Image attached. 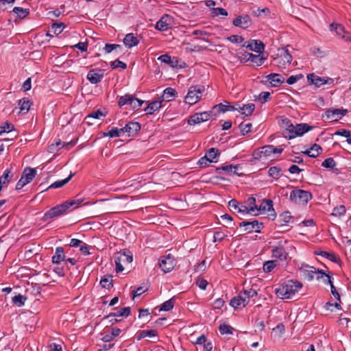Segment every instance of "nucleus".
<instances>
[{"label":"nucleus","instance_id":"37998d69","mask_svg":"<svg viewBox=\"0 0 351 351\" xmlns=\"http://www.w3.org/2000/svg\"><path fill=\"white\" fill-rule=\"evenodd\" d=\"M268 173L270 177L276 180L282 176L280 168L276 166L270 167Z\"/></svg>","mask_w":351,"mask_h":351},{"label":"nucleus","instance_id":"79ce46f5","mask_svg":"<svg viewBox=\"0 0 351 351\" xmlns=\"http://www.w3.org/2000/svg\"><path fill=\"white\" fill-rule=\"evenodd\" d=\"M18 104L20 106L21 112L25 110V112H27L29 110L31 103L28 99L24 97L19 100Z\"/></svg>","mask_w":351,"mask_h":351},{"label":"nucleus","instance_id":"13d9d810","mask_svg":"<svg viewBox=\"0 0 351 351\" xmlns=\"http://www.w3.org/2000/svg\"><path fill=\"white\" fill-rule=\"evenodd\" d=\"M245 296L246 300L249 303L250 298H254L257 295V291L254 289H250L249 290H244L241 291Z\"/></svg>","mask_w":351,"mask_h":351},{"label":"nucleus","instance_id":"f704fd0d","mask_svg":"<svg viewBox=\"0 0 351 351\" xmlns=\"http://www.w3.org/2000/svg\"><path fill=\"white\" fill-rule=\"evenodd\" d=\"M317 254L321 255L322 256L325 257L327 259L335 263H337L340 261L339 258L333 252L321 251L319 252H317Z\"/></svg>","mask_w":351,"mask_h":351},{"label":"nucleus","instance_id":"f8f14e48","mask_svg":"<svg viewBox=\"0 0 351 351\" xmlns=\"http://www.w3.org/2000/svg\"><path fill=\"white\" fill-rule=\"evenodd\" d=\"M232 24L235 27H238L242 29H247L252 25V21L249 15L243 14L237 16L232 21Z\"/></svg>","mask_w":351,"mask_h":351},{"label":"nucleus","instance_id":"f03ea898","mask_svg":"<svg viewBox=\"0 0 351 351\" xmlns=\"http://www.w3.org/2000/svg\"><path fill=\"white\" fill-rule=\"evenodd\" d=\"M302 288V284L298 281L288 280L276 289L278 298L285 300L293 298Z\"/></svg>","mask_w":351,"mask_h":351},{"label":"nucleus","instance_id":"8fccbe9b","mask_svg":"<svg viewBox=\"0 0 351 351\" xmlns=\"http://www.w3.org/2000/svg\"><path fill=\"white\" fill-rule=\"evenodd\" d=\"M123 133V129H118L117 128H113L108 132L104 133V136H108L111 138H114L120 136Z\"/></svg>","mask_w":351,"mask_h":351},{"label":"nucleus","instance_id":"7c9ffc66","mask_svg":"<svg viewBox=\"0 0 351 351\" xmlns=\"http://www.w3.org/2000/svg\"><path fill=\"white\" fill-rule=\"evenodd\" d=\"M220 155V152L216 148H210L206 153V157L208 159L209 162H217V158Z\"/></svg>","mask_w":351,"mask_h":351},{"label":"nucleus","instance_id":"473e14b6","mask_svg":"<svg viewBox=\"0 0 351 351\" xmlns=\"http://www.w3.org/2000/svg\"><path fill=\"white\" fill-rule=\"evenodd\" d=\"M323 282L324 284L329 285L330 286L331 293L332 294L335 299H337V300H340V295L336 290V288L334 286L333 282L331 280V276L329 275V274L324 278Z\"/></svg>","mask_w":351,"mask_h":351},{"label":"nucleus","instance_id":"c85d7f7f","mask_svg":"<svg viewBox=\"0 0 351 351\" xmlns=\"http://www.w3.org/2000/svg\"><path fill=\"white\" fill-rule=\"evenodd\" d=\"M130 307H123L119 310H117L116 312L110 313L109 315H108L106 318H110L112 317H127L130 314Z\"/></svg>","mask_w":351,"mask_h":351},{"label":"nucleus","instance_id":"4be33fe9","mask_svg":"<svg viewBox=\"0 0 351 351\" xmlns=\"http://www.w3.org/2000/svg\"><path fill=\"white\" fill-rule=\"evenodd\" d=\"M228 206L231 210H234L238 213H241L242 215L245 214V209H247L244 206V204L239 203L236 199H233L230 200L228 203Z\"/></svg>","mask_w":351,"mask_h":351},{"label":"nucleus","instance_id":"603ef678","mask_svg":"<svg viewBox=\"0 0 351 351\" xmlns=\"http://www.w3.org/2000/svg\"><path fill=\"white\" fill-rule=\"evenodd\" d=\"M106 113H104L101 110H97L92 112L88 116L86 117V120H90L91 119H100L101 117H105Z\"/></svg>","mask_w":351,"mask_h":351},{"label":"nucleus","instance_id":"39448f33","mask_svg":"<svg viewBox=\"0 0 351 351\" xmlns=\"http://www.w3.org/2000/svg\"><path fill=\"white\" fill-rule=\"evenodd\" d=\"M312 198V195L307 191L294 190L290 193V199L299 204H306Z\"/></svg>","mask_w":351,"mask_h":351},{"label":"nucleus","instance_id":"6ab92c4d","mask_svg":"<svg viewBox=\"0 0 351 351\" xmlns=\"http://www.w3.org/2000/svg\"><path fill=\"white\" fill-rule=\"evenodd\" d=\"M114 258L123 265L130 264L133 261L132 254L129 250H125L123 252L117 253Z\"/></svg>","mask_w":351,"mask_h":351},{"label":"nucleus","instance_id":"680f3d73","mask_svg":"<svg viewBox=\"0 0 351 351\" xmlns=\"http://www.w3.org/2000/svg\"><path fill=\"white\" fill-rule=\"evenodd\" d=\"M335 165H336L335 161L334 160V159L332 158H328L325 159L322 163V167H324L325 168H328V169L334 168Z\"/></svg>","mask_w":351,"mask_h":351},{"label":"nucleus","instance_id":"7ed1b4c3","mask_svg":"<svg viewBox=\"0 0 351 351\" xmlns=\"http://www.w3.org/2000/svg\"><path fill=\"white\" fill-rule=\"evenodd\" d=\"M300 271L303 278L308 281L313 280L315 278L318 280H324L328 274L322 270H319L306 264L301 265V267H300Z\"/></svg>","mask_w":351,"mask_h":351},{"label":"nucleus","instance_id":"1a4fd4ad","mask_svg":"<svg viewBox=\"0 0 351 351\" xmlns=\"http://www.w3.org/2000/svg\"><path fill=\"white\" fill-rule=\"evenodd\" d=\"M176 265V261L173 256L168 254L159 259V266L164 273L172 271Z\"/></svg>","mask_w":351,"mask_h":351},{"label":"nucleus","instance_id":"72a5a7b5","mask_svg":"<svg viewBox=\"0 0 351 351\" xmlns=\"http://www.w3.org/2000/svg\"><path fill=\"white\" fill-rule=\"evenodd\" d=\"M235 108L231 105H224L222 104H219L218 105H215L213 108L214 115H216L215 111L216 110L218 112H225L226 111H232L234 110Z\"/></svg>","mask_w":351,"mask_h":351},{"label":"nucleus","instance_id":"f257e3e1","mask_svg":"<svg viewBox=\"0 0 351 351\" xmlns=\"http://www.w3.org/2000/svg\"><path fill=\"white\" fill-rule=\"evenodd\" d=\"M83 199L77 195L75 198L67 200L61 204H59L47 211L42 219H49L53 217H59L66 213L71 207L78 208L82 203Z\"/></svg>","mask_w":351,"mask_h":351},{"label":"nucleus","instance_id":"e2e57ef3","mask_svg":"<svg viewBox=\"0 0 351 351\" xmlns=\"http://www.w3.org/2000/svg\"><path fill=\"white\" fill-rule=\"evenodd\" d=\"M286 125H287V128H286V131L284 133V135L286 138H289V136H290V134H291V133H293L294 132V130H295V125H293L291 122L290 121L287 120V123H286Z\"/></svg>","mask_w":351,"mask_h":351},{"label":"nucleus","instance_id":"c756f323","mask_svg":"<svg viewBox=\"0 0 351 351\" xmlns=\"http://www.w3.org/2000/svg\"><path fill=\"white\" fill-rule=\"evenodd\" d=\"M162 101H154L148 104L147 108L145 109L146 114H152L154 112L158 111L162 107Z\"/></svg>","mask_w":351,"mask_h":351},{"label":"nucleus","instance_id":"a211bd4d","mask_svg":"<svg viewBox=\"0 0 351 351\" xmlns=\"http://www.w3.org/2000/svg\"><path fill=\"white\" fill-rule=\"evenodd\" d=\"M170 27L171 18L167 14L162 16L156 24V28L161 32L166 31Z\"/></svg>","mask_w":351,"mask_h":351},{"label":"nucleus","instance_id":"49530a36","mask_svg":"<svg viewBox=\"0 0 351 351\" xmlns=\"http://www.w3.org/2000/svg\"><path fill=\"white\" fill-rule=\"evenodd\" d=\"M277 265V261H267L263 264V269L265 272L271 271Z\"/></svg>","mask_w":351,"mask_h":351},{"label":"nucleus","instance_id":"aec40b11","mask_svg":"<svg viewBox=\"0 0 351 351\" xmlns=\"http://www.w3.org/2000/svg\"><path fill=\"white\" fill-rule=\"evenodd\" d=\"M244 206L247 208L245 209V214H249L252 216H256L255 212L257 211V204H256V199L254 197H249L245 203L244 204Z\"/></svg>","mask_w":351,"mask_h":351},{"label":"nucleus","instance_id":"9b49d317","mask_svg":"<svg viewBox=\"0 0 351 351\" xmlns=\"http://www.w3.org/2000/svg\"><path fill=\"white\" fill-rule=\"evenodd\" d=\"M214 115L213 110L209 112H203L200 113H195L188 120L189 125H195L202 122L208 121Z\"/></svg>","mask_w":351,"mask_h":351},{"label":"nucleus","instance_id":"a878e982","mask_svg":"<svg viewBox=\"0 0 351 351\" xmlns=\"http://www.w3.org/2000/svg\"><path fill=\"white\" fill-rule=\"evenodd\" d=\"M272 257L280 261H285L287 259V253L283 247H275L272 249Z\"/></svg>","mask_w":351,"mask_h":351},{"label":"nucleus","instance_id":"4468645a","mask_svg":"<svg viewBox=\"0 0 351 351\" xmlns=\"http://www.w3.org/2000/svg\"><path fill=\"white\" fill-rule=\"evenodd\" d=\"M248 302L241 291L238 295L234 297L230 301V305L234 309L243 308L246 306Z\"/></svg>","mask_w":351,"mask_h":351},{"label":"nucleus","instance_id":"052dcab7","mask_svg":"<svg viewBox=\"0 0 351 351\" xmlns=\"http://www.w3.org/2000/svg\"><path fill=\"white\" fill-rule=\"evenodd\" d=\"M272 152H274V145H265L261 147V153H263V156H269L272 154Z\"/></svg>","mask_w":351,"mask_h":351},{"label":"nucleus","instance_id":"4d7b16f0","mask_svg":"<svg viewBox=\"0 0 351 351\" xmlns=\"http://www.w3.org/2000/svg\"><path fill=\"white\" fill-rule=\"evenodd\" d=\"M14 125L11 123L5 122L3 125L1 127L0 130V136H1L5 132H10L12 130H14Z\"/></svg>","mask_w":351,"mask_h":351},{"label":"nucleus","instance_id":"b1692460","mask_svg":"<svg viewBox=\"0 0 351 351\" xmlns=\"http://www.w3.org/2000/svg\"><path fill=\"white\" fill-rule=\"evenodd\" d=\"M158 60L162 62L169 64L171 67H178L179 63V59L176 57L171 58L168 54H164L158 58Z\"/></svg>","mask_w":351,"mask_h":351},{"label":"nucleus","instance_id":"864d4df0","mask_svg":"<svg viewBox=\"0 0 351 351\" xmlns=\"http://www.w3.org/2000/svg\"><path fill=\"white\" fill-rule=\"evenodd\" d=\"M26 299L27 298L25 296L19 294L12 298V302L16 306L20 307L24 305Z\"/></svg>","mask_w":351,"mask_h":351},{"label":"nucleus","instance_id":"338daca9","mask_svg":"<svg viewBox=\"0 0 351 351\" xmlns=\"http://www.w3.org/2000/svg\"><path fill=\"white\" fill-rule=\"evenodd\" d=\"M227 39L233 43H241L244 38L241 36L232 35L227 38Z\"/></svg>","mask_w":351,"mask_h":351},{"label":"nucleus","instance_id":"ddd939ff","mask_svg":"<svg viewBox=\"0 0 351 351\" xmlns=\"http://www.w3.org/2000/svg\"><path fill=\"white\" fill-rule=\"evenodd\" d=\"M242 47H245L250 51L258 53L259 54L263 53L265 49V45L263 42L258 40H250L247 42H245Z\"/></svg>","mask_w":351,"mask_h":351},{"label":"nucleus","instance_id":"3c124183","mask_svg":"<svg viewBox=\"0 0 351 351\" xmlns=\"http://www.w3.org/2000/svg\"><path fill=\"white\" fill-rule=\"evenodd\" d=\"M322 150V148L320 145L317 144H314L309 149L308 152H311V155H310V157L311 158H316L317 157L320 152Z\"/></svg>","mask_w":351,"mask_h":351},{"label":"nucleus","instance_id":"5701e85b","mask_svg":"<svg viewBox=\"0 0 351 351\" xmlns=\"http://www.w3.org/2000/svg\"><path fill=\"white\" fill-rule=\"evenodd\" d=\"M36 175V171L34 168L26 167L22 173L21 178H24V182L27 184L31 182Z\"/></svg>","mask_w":351,"mask_h":351},{"label":"nucleus","instance_id":"bf43d9fd","mask_svg":"<svg viewBox=\"0 0 351 351\" xmlns=\"http://www.w3.org/2000/svg\"><path fill=\"white\" fill-rule=\"evenodd\" d=\"M250 53L244 52V53H238L237 54V58L240 61L241 63H246L250 61Z\"/></svg>","mask_w":351,"mask_h":351},{"label":"nucleus","instance_id":"f3484780","mask_svg":"<svg viewBox=\"0 0 351 351\" xmlns=\"http://www.w3.org/2000/svg\"><path fill=\"white\" fill-rule=\"evenodd\" d=\"M123 129V133H128V136H132L135 135L141 130V124L138 122H129Z\"/></svg>","mask_w":351,"mask_h":351},{"label":"nucleus","instance_id":"de8ad7c7","mask_svg":"<svg viewBox=\"0 0 351 351\" xmlns=\"http://www.w3.org/2000/svg\"><path fill=\"white\" fill-rule=\"evenodd\" d=\"M13 12L17 14V16L21 19L25 18L29 14V9H24L21 7H15L13 9Z\"/></svg>","mask_w":351,"mask_h":351},{"label":"nucleus","instance_id":"393cba45","mask_svg":"<svg viewBox=\"0 0 351 351\" xmlns=\"http://www.w3.org/2000/svg\"><path fill=\"white\" fill-rule=\"evenodd\" d=\"M123 42L126 47L131 48L136 46L138 44L139 40L134 34L130 33L125 35Z\"/></svg>","mask_w":351,"mask_h":351},{"label":"nucleus","instance_id":"a19ab883","mask_svg":"<svg viewBox=\"0 0 351 351\" xmlns=\"http://www.w3.org/2000/svg\"><path fill=\"white\" fill-rule=\"evenodd\" d=\"M73 176V174H70V176H69V177H67L66 178L53 182L48 187V189H57L62 187L70 181Z\"/></svg>","mask_w":351,"mask_h":351},{"label":"nucleus","instance_id":"4c0bfd02","mask_svg":"<svg viewBox=\"0 0 351 351\" xmlns=\"http://www.w3.org/2000/svg\"><path fill=\"white\" fill-rule=\"evenodd\" d=\"M157 335L158 332L156 330H143L139 332L137 339L141 340L145 337H155Z\"/></svg>","mask_w":351,"mask_h":351},{"label":"nucleus","instance_id":"0eeeda50","mask_svg":"<svg viewBox=\"0 0 351 351\" xmlns=\"http://www.w3.org/2000/svg\"><path fill=\"white\" fill-rule=\"evenodd\" d=\"M256 216L267 214L268 217H276V213L273 208V201L271 199H263L260 205H257Z\"/></svg>","mask_w":351,"mask_h":351},{"label":"nucleus","instance_id":"6e6552de","mask_svg":"<svg viewBox=\"0 0 351 351\" xmlns=\"http://www.w3.org/2000/svg\"><path fill=\"white\" fill-rule=\"evenodd\" d=\"M307 80L309 84L315 85L317 88L324 84H331L334 82V80L331 77H321L313 73L307 75Z\"/></svg>","mask_w":351,"mask_h":351},{"label":"nucleus","instance_id":"bb28decb","mask_svg":"<svg viewBox=\"0 0 351 351\" xmlns=\"http://www.w3.org/2000/svg\"><path fill=\"white\" fill-rule=\"evenodd\" d=\"M65 258V255L64 252L63 247H58L56 248L55 254L53 255L51 258V261L53 263L58 264L61 261H64Z\"/></svg>","mask_w":351,"mask_h":351},{"label":"nucleus","instance_id":"09e8293b","mask_svg":"<svg viewBox=\"0 0 351 351\" xmlns=\"http://www.w3.org/2000/svg\"><path fill=\"white\" fill-rule=\"evenodd\" d=\"M65 25L63 23H53L51 27V32L56 35L60 34L64 29Z\"/></svg>","mask_w":351,"mask_h":351},{"label":"nucleus","instance_id":"c9c22d12","mask_svg":"<svg viewBox=\"0 0 351 351\" xmlns=\"http://www.w3.org/2000/svg\"><path fill=\"white\" fill-rule=\"evenodd\" d=\"M13 175L11 174V171L7 169L0 177V191H1L3 184L8 183L12 179Z\"/></svg>","mask_w":351,"mask_h":351},{"label":"nucleus","instance_id":"774afa93","mask_svg":"<svg viewBox=\"0 0 351 351\" xmlns=\"http://www.w3.org/2000/svg\"><path fill=\"white\" fill-rule=\"evenodd\" d=\"M197 286L202 290H205L208 285V282L203 278H198L196 281Z\"/></svg>","mask_w":351,"mask_h":351},{"label":"nucleus","instance_id":"423d86ee","mask_svg":"<svg viewBox=\"0 0 351 351\" xmlns=\"http://www.w3.org/2000/svg\"><path fill=\"white\" fill-rule=\"evenodd\" d=\"M292 61V56L287 49H282L278 57L274 58V64L280 69H283L289 66Z\"/></svg>","mask_w":351,"mask_h":351},{"label":"nucleus","instance_id":"a18cd8bd","mask_svg":"<svg viewBox=\"0 0 351 351\" xmlns=\"http://www.w3.org/2000/svg\"><path fill=\"white\" fill-rule=\"evenodd\" d=\"M219 330L221 335H232L234 328L230 325L223 324H220Z\"/></svg>","mask_w":351,"mask_h":351},{"label":"nucleus","instance_id":"c03bdc74","mask_svg":"<svg viewBox=\"0 0 351 351\" xmlns=\"http://www.w3.org/2000/svg\"><path fill=\"white\" fill-rule=\"evenodd\" d=\"M175 302L173 298L163 302L160 307V311H169L174 306Z\"/></svg>","mask_w":351,"mask_h":351},{"label":"nucleus","instance_id":"9d476101","mask_svg":"<svg viewBox=\"0 0 351 351\" xmlns=\"http://www.w3.org/2000/svg\"><path fill=\"white\" fill-rule=\"evenodd\" d=\"M247 232H261L263 223L259 221H243L239 225Z\"/></svg>","mask_w":351,"mask_h":351},{"label":"nucleus","instance_id":"5fc2aeb1","mask_svg":"<svg viewBox=\"0 0 351 351\" xmlns=\"http://www.w3.org/2000/svg\"><path fill=\"white\" fill-rule=\"evenodd\" d=\"M252 126V125L250 123H245L242 122L239 124V128L241 130V134L243 135H245L251 132Z\"/></svg>","mask_w":351,"mask_h":351},{"label":"nucleus","instance_id":"20e7f679","mask_svg":"<svg viewBox=\"0 0 351 351\" xmlns=\"http://www.w3.org/2000/svg\"><path fill=\"white\" fill-rule=\"evenodd\" d=\"M205 88L204 86H192L189 88L188 93L185 97L186 103L189 105L196 104L202 97V93Z\"/></svg>","mask_w":351,"mask_h":351},{"label":"nucleus","instance_id":"2eb2a0df","mask_svg":"<svg viewBox=\"0 0 351 351\" xmlns=\"http://www.w3.org/2000/svg\"><path fill=\"white\" fill-rule=\"evenodd\" d=\"M103 77L104 71L101 69H91L87 74V79L93 84L100 82Z\"/></svg>","mask_w":351,"mask_h":351},{"label":"nucleus","instance_id":"69168bd1","mask_svg":"<svg viewBox=\"0 0 351 351\" xmlns=\"http://www.w3.org/2000/svg\"><path fill=\"white\" fill-rule=\"evenodd\" d=\"M346 213V208L343 205H341L338 207H336L333 210V213L332 215L335 217H340Z\"/></svg>","mask_w":351,"mask_h":351},{"label":"nucleus","instance_id":"e433bc0d","mask_svg":"<svg viewBox=\"0 0 351 351\" xmlns=\"http://www.w3.org/2000/svg\"><path fill=\"white\" fill-rule=\"evenodd\" d=\"M250 61L253 64L254 66H261L264 61L266 60L265 58L260 57V55H255L250 53Z\"/></svg>","mask_w":351,"mask_h":351},{"label":"nucleus","instance_id":"412c9836","mask_svg":"<svg viewBox=\"0 0 351 351\" xmlns=\"http://www.w3.org/2000/svg\"><path fill=\"white\" fill-rule=\"evenodd\" d=\"M266 77L274 87L280 86L285 81V78L281 75L278 73H270L267 75Z\"/></svg>","mask_w":351,"mask_h":351},{"label":"nucleus","instance_id":"0e129e2a","mask_svg":"<svg viewBox=\"0 0 351 351\" xmlns=\"http://www.w3.org/2000/svg\"><path fill=\"white\" fill-rule=\"evenodd\" d=\"M110 66L112 69L121 68L123 69H125L127 68V64L125 62L120 61L117 59L114 61L111 62Z\"/></svg>","mask_w":351,"mask_h":351},{"label":"nucleus","instance_id":"dca6fc26","mask_svg":"<svg viewBox=\"0 0 351 351\" xmlns=\"http://www.w3.org/2000/svg\"><path fill=\"white\" fill-rule=\"evenodd\" d=\"M311 127L307 123H299L295 125V130L289 136V139L295 138L298 136H302L304 133L311 130Z\"/></svg>","mask_w":351,"mask_h":351},{"label":"nucleus","instance_id":"ea45409f","mask_svg":"<svg viewBox=\"0 0 351 351\" xmlns=\"http://www.w3.org/2000/svg\"><path fill=\"white\" fill-rule=\"evenodd\" d=\"M132 95L130 94H125L123 96H121L119 99L118 105L119 107H121L124 105L128 104L130 106L132 104Z\"/></svg>","mask_w":351,"mask_h":351},{"label":"nucleus","instance_id":"58836bf2","mask_svg":"<svg viewBox=\"0 0 351 351\" xmlns=\"http://www.w3.org/2000/svg\"><path fill=\"white\" fill-rule=\"evenodd\" d=\"M177 94L176 90L174 88H167L163 91V99L162 101L166 100V101H171L173 97H176Z\"/></svg>","mask_w":351,"mask_h":351},{"label":"nucleus","instance_id":"2f4dec72","mask_svg":"<svg viewBox=\"0 0 351 351\" xmlns=\"http://www.w3.org/2000/svg\"><path fill=\"white\" fill-rule=\"evenodd\" d=\"M339 112V109L331 108L326 111L325 115L326 118L330 119L331 121H337L338 119H340Z\"/></svg>","mask_w":351,"mask_h":351},{"label":"nucleus","instance_id":"6e6d98bb","mask_svg":"<svg viewBox=\"0 0 351 351\" xmlns=\"http://www.w3.org/2000/svg\"><path fill=\"white\" fill-rule=\"evenodd\" d=\"M243 109L244 110L242 114H245V116H249L254 112L255 109V105L252 103L243 105Z\"/></svg>","mask_w":351,"mask_h":351},{"label":"nucleus","instance_id":"cd10ccee","mask_svg":"<svg viewBox=\"0 0 351 351\" xmlns=\"http://www.w3.org/2000/svg\"><path fill=\"white\" fill-rule=\"evenodd\" d=\"M121 332V330L119 328H112L111 329L110 333H108L104 335L101 340L105 343H108L112 341L114 339H115L117 337H118L120 333Z\"/></svg>","mask_w":351,"mask_h":351}]
</instances>
